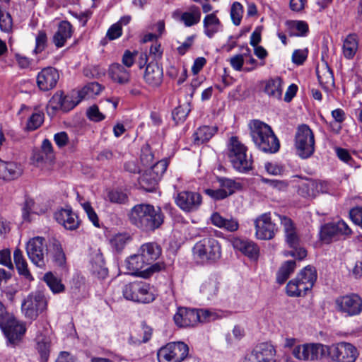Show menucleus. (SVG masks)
<instances>
[{
  "instance_id": "obj_55",
  "label": "nucleus",
  "mask_w": 362,
  "mask_h": 362,
  "mask_svg": "<svg viewBox=\"0 0 362 362\" xmlns=\"http://www.w3.org/2000/svg\"><path fill=\"white\" fill-rule=\"evenodd\" d=\"M337 233V230L334 223L326 224L320 230V238L325 243H328Z\"/></svg>"
},
{
  "instance_id": "obj_29",
  "label": "nucleus",
  "mask_w": 362,
  "mask_h": 362,
  "mask_svg": "<svg viewBox=\"0 0 362 362\" xmlns=\"http://www.w3.org/2000/svg\"><path fill=\"white\" fill-rule=\"evenodd\" d=\"M109 76L114 82L123 85L129 82L131 73L123 65L115 63L110 66Z\"/></svg>"
},
{
  "instance_id": "obj_12",
  "label": "nucleus",
  "mask_w": 362,
  "mask_h": 362,
  "mask_svg": "<svg viewBox=\"0 0 362 362\" xmlns=\"http://www.w3.org/2000/svg\"><path fill=\"white\" fill-rule=\"evenodd\" d=\"M328 355L334 362H355L358 352L353 344L343 341L329 346Z\"/></svg>"
},
{
  "instance_id": "obj_43",
  "label": "nucleus",
  "mask_w": 362,
  "mask_h": 362,
  "mask_svg": "<svg viewBox=\"0 0 362 362\" xmlns=\"http://www.w3.org/2000/svg\"><path fill=\"white\" fill-rule=\"evenodd\" d=\"M296 264L294 260L285 262L276 273V281L279 284H283L289 278L294 272Z\"/></svg>"
},
{
  "instance_id": "obj_11",
  "label": "nucleus",
  "mask_w": 362,
  "mask_h": 362,
  "mask_svg": "<svg viewBox=\"0 0 362 362\" xmlns=\"http://www.w3.org/2000/svg\"><path fill=\"white\" fill-rule=\"evenodd\" d=\"M125 263L129 273L144 277L148 276L154 272H158L162 268V265L158 262L148 267L140 252L129 257L126 259Z\"/></svg>"
},
{
  "instance_id": "obj_45",
  "label": "nucleus",
  "mask_w": 362,
  "mask_h": 362,
  "mask_svg": "<svg viewBox=\"0 0 362 362\" xmlns=\"http://www.w3.org/2000/svg\"><path fill=\"white\" fill-rule=\"evenodd\" d=\"M69 102V98L64 96L62 93H56L50 99L49 102V107L53 110H62L63 111H68L72 109L76 105H72L70 107L66 106V103Z\"/></svg>"
},
{
  "instance_id": "obj_54",
  "label": "nucleus",
  "mask_w": 362,
  "mask_h": 362,
  "mask_svg": "<svg viewBox=\"0 0 362 362\" xmlns=\"http://www.w3.org/2000/svg\"><path fill=\"white\" fill-rule=\"evenodd\" d=\"M168 168V163L166 160H161L156 162L149 169L147 170L148 173H151L153 176L160 180L163 174L166 171Z\"/></svg>"
},
{
  "instance_id": "obj_16",
  "label": "nucleus",
  "mask_w": 362,
  "mask_h": 362,
  "mask_svg": "<svg viewBox=\"0 0 362 362\" xmlns=\"http://www.w3.org/2000/svg\"><path fill=\"white\" fill-rule=\"evenodd\" d=\"M255 235L259 240L274 238L278 230L276 225L272 221L270 213H264L255 220Z\"/></svg>"
},
{
  "instance_id": "obj_2",
  "label": "nucleus",
  "mask_w": 362,
  "mask_h": 362,
  "mask_svg": "<svg viewBox=\"0 0 362 362\" xmlns=\"http://www.w3.org/2000/svg\"><path fill=\"white\" fill-rule=\"evenodd\" d=\"M249 129L252 140L258 149L268 153H275L279 150V141L269 125L254 119L249 123Z\"/></svg>"
},
{
  "instance_id": "obj_51",
  "label": "nucleus",
  "mask_w": 362,
  "mask_h": 362,
  "mask_svg": "<svg viewBox=\"0 0 362 362\" xmlns=\"http://www.w3.org/2000/svg\"><path fill=\"white\" fill-rule=\"evenodd\" d=\"M54 252L52 259L54 264L60 267H64L66 264V256L63 251L61 245L59 243H55L53 245Z\"/></svg>"
},
{
  "instance_id": "obj_22",
  "label": "nucleus",
  "mask_w": 362,
  "mask_h": 362,
  "mask_svg": "<svg viewBox=\"0 0 362 362\" xmlns=\"http://www.w3.org/2000/svg\"><path fill=\"white\" fill-rule=\"evenodd\" d=\"M199 317L197 310L180 308L175 314L173 319L177 326L185 327L197 324L199 322Z\"/></svg>"
},
{
  "instance_id": "obj_59",
  "label": "nucleus",
  "mask_w": 362,
  "mask_h": 362,
  "mask_svg": "<svg viewBox=\"0 0 362 362\" xmlns=\"http://www.w3.org/2000/svg\"><path fill=\"white\" fill-rule=\"evenodd\" d=\"M153 154L148 145L144 146L141 148L140 160L143 165H151L153 162Z\"/></svg>"
},
{
  "instance_id": "obj_26",
  "label": "nucleus",
  "mask_w": 362,
  "mask_h": 362,
  "mask_svg": "<svg viewBox=\"0 0 362 362\" xmlns=\"http://www.w3.org/2000/svg\"><path fill=\"white\" fill-rule=\"evenodd\" d=\"M161 251L160 246L156 243H144L139 250V252H140L148 267L153 264V262L159 258Z\"/></svg>"
},
{
  "instance_id": "obj_34",
  "label": "nucleus",
  "mask_w": 362,
  "mask_h": 362,
  "mask_svg": "<svg viewBox=\"0 0 362 362\" xmlns=\"http://www.w3.org/2000/svg\"><path fill=\"white\" fill-rule=\"evenodd\" d=\"M13 260L18 274L29 281L33 280V278L28 268V263L19 248L14 250Z\"/></svg>"
},
{
  "instance_id": "obj_49",
  "label": "nucleus",
  "mask_w": 362,
  "mask_h": 362,
  "mask_svg": "<svg viewBox=\"0 0 362 362\" xmlns=\"http://www.w3.org/2000/svg\"><path fill=\"white\" fill-rule=\"evenodd\" d=\"M107 199L114 204H124L128 202L127 194L122 190H110L107 195Z\"/></svg>"
},
{
  "instance_id": "obj_28",
  "label": "nucleus",
  "mask_w": 362,
  "mask_h": 362,
  "mask_svg": "<svg viewBox=\"0 0 362 362\" xmlns=\"http://www.w3.org/2000/svg\"><path fill=\"white\" fill-rule=\"evenodd\" d=\"M316 74L319 83L323 89L328 90L334 87V74L326 62H323L321 67H317Z\"/></svg>"
},
{
  "instance_id": "obj_60",
  "label": "nucleus",
  "mask_w": 362,
  "mask_h": 362,
  "mask_svg": "<svg viewBox=\"0 0 362 362\" xmlns=\"http://www.w3.org/2000/svg\"><path fill=\"white\" fill-rule=\"evenodd\" d=\"M87 116L89 119L93 122H100L105 118V115L100 112L98 107L95 105L90 106L87 110Z\"/></svg>"
},
{
  "instance_id": "obj_35",
  "label": "nucleus",
  "mask_w": 362,
  "mask_h": 362,
  "mask_svg": "<svg viewBox=\"0 0 362 362\" xmlns=\"http://www.w3.org/2000/svg\"><path fill=\"white\" fill-rule=\"evenodd\" d=\"M211 221L214 226L218 228H223L230 232L236 231L239 227L238 222L235 219L225 218L218 213H214L211 215Z\"/></svg>"
},
{
  "instance_id": "obj_6",
  "label": "nucleus",
  "mask_w": 362,
  "mask_h": 362,
  "mask_svg": "<svg viewBox=\"0 0 362 362\" xmlns=\"http://www.w3.org/2000/svg\"><path fill=\"white\" fill-rule=\"evenodd\" d=\"M48 299L43 292L36 291L30 293L22 302L21 310L25 317L35 320L47 309Z\"/></svg>"
},
{
  "instance_id": "obj_36",
  "label": "nucleus",
  "mask_w": 362,
  "mask_h": 362,
  "mask_svg": "<svg viewBox=\"0 0 362 362\" xmlns=\"http://www.w3.org/2000/svg\"><path fill=\"white\" fill-rule=\"evenodd\" d=\"M264 92L270 98L280 100L282 96V80L279 77L270 78L266 82Z\"/></svg>"
},
{
  "instance_id": "obj_53",
  "label": "nucleus",
  "mask_w": 362,
  "mask_h": 362,
  "mask_svg": "<svg viewBox=\"0 0 362 362\" xmlns=\"http://www.w3.org/2000/svg\"><path fill=\"white\" fill-rule=\"evenodd\" d=\"M189 112V105H180L173 110V118L176 123L182 122L185 120Z\"/></svg>"
},
{
  "instance_id": "obj_58",
  "label": "nucleus",
  "mask_w": 362,
  "mask_h": 362,
  "mask_svg": "<svg viewBox=\"0 0 362 362\" xmlns=\"http://www.w3.org/2000/svg\"><path fill=\"white\" fill-rule=\"evenodd\" d=\"M81 205H82L83 210L86 213V214L88 217V219L92 222V223L95 227L99 228L100 223H99L98 216L97 214L95 213V210L93 209V208L92 207L90 202H86L83 203Z\"/></svg>"
},
{
  "instance_id": "obj_23",
  "label": "nucleus",
  "mask_w": 362,
  "mask_h": 362,
  "mask_svg": "<svg viewBox=\"0 0 362 362\" xmlns=\"http://www.w3.org/2000/svg\"><path fill=\"white\" fill-rule=\"evenodd\" d=\"M201 15L200 8L195 5L191 6L187 11L181 13L177 10L173 13V18L182 22L186 27H191L199 23Z\"/></svg>"
},
{
  "instance_id": "obj_63",
  "label": "nucleus",
  "mask_w": 362,
  "mask_h": 362,
  "mask_svg": "<svg viewBox=\"0 0 362 362\" xmlns=\"http://www.w3.org/2000/svg\"><path fill=\"white\" fill-rule=\"evenodd\" d=\"M137 51L130 52L129 50H126L124 52L122 62L123 65H124L125 68H130L134 64L135 62V57L137 56Z\"/></svg>"
},
{
  "instance_id": "obj_21",
  "label": "nucleus",
  "mask_w": 362,
  "mask_h": 362,
  "mask_svg": "<svg viewBox=\"0 0 362 362\" xmlns=\"http://www.w3.org/2000/svg\"><path fill=\"white\" fill-rule=\"evenodd\" d=\"M23 173V168L19 163L4 161L0 158V179L11 181L20 177Z\"/></svg>"
},
{
  "instance_id": "obj_52",
  "label": "nucleus",
  "mask_w": 362,
  "mask_h": 362,
  "mask_svg": "<svg viewBox=\"0 0 362 362\" xmlns=\"http://www.w3.org/2000/svg\"><path fill=\"white\" fill-rule=\"evenodd\" d=\"M217 180L221 188L226 190L228 196L233 194L235 189L239 187L238 183L229 178L218 177Z\"/></svg>"
},
{
  "instance_id": "obj_30",
  "label": "nucleus",
  "mask_w": 362,
  "mask_h": 362,
  "mask_svg": "<svg viewBox=\"0 0 362 362\" xmlns=\"http://www.w3.org/2000/svg\"><path fill=\"white\" fill-rule=\"evenodd\" d=\"M153 329L145 322L137 326L131 333L129 342L133 344H140L147 342L152 336Z\"/></svg>"
},
{
  "instance_id": "obj_18",
  "label": "nucleus",
  "mask_w": 362,
  "mask_h": 362,
  "mask_svg": "<svg viewBox=\"0 0 362 362\" xmlns=\"http://www.w3.org/2000/svg\"><path fill=\"white\" fill-rule=\"evenodd\" d=\"M0 327L8 343L13 346L18 344L21 341L26 331L25 325L18 321L12 315L8 317L7 322L4 325H0Z\"/></svg>"
},
{
  "instance_id": "obj_40",
  "label": "nucleus",
  "mask_w": 362,
  "mask_h": 362,
  "mask_svg": "<svg viewBox=\"0 0 362 362\" xmlns=\"http://www.w3.org/2000/svg\"><path fill=\"white\" fill-rule=\"evenodd\" d=\"M316 180L305 179L298 186V193L305 198H315L317 196Z\"/></svg>"
},
{
  "instance_id": "obj_41",
  "label": "nucleus",
  "mask_w": 362,
  "mask_h": 362,
  "mask_svg": "<svg viewBox=\"0 0 362 362\" xmlns=\"http://www.w3.org/2000/svg\"><path fill=\"white\" fill-rule=\"evenodd\" d=\"M358 47L357 36L355 34H349L344 40L343 54L345 58L348 59H352Z\"/></svg>"
},
{
  "instance_id": "obj_31",
  "label": "nucleus",
  "mask_w": 362,
  "mask_h": 362,
  "mask_svg": "<svg viewBox=\"0 0 362 362\" xmlns=\"http://www.w3.org/2000/svg\"><path fill=\"white\" fill-rule=\"evenodd\" d=\"M72 25L66 21L59 23L58 30L53 37V42L57 47H63L72 35Z\"/></svg>"
},
{
  "instance_id": "obj_61",
  "label": "nucleus",
  "mask_w": 362,
  "mask_h": 362,
  "mask_svg": "<svg viewBox=\"0 0 362 362\" xmlns=\"http://www.w3.org/2000/svg\"><path fill=\"white\" fill-rule=\"evenodd\" d=\"M35 202L30 198H26L23 207L22 216L23 220L30 221L29 216L30 213H37L34 209Z\"/></svg>"
},
{
  "instance_id": "obj_10",
  "label": "nucleus",
  "mask_w": 362,
  "mask_h": 362,
  "mask_svg": "<svg viewBox=\"0 0 362 362\" xmlns=\"http://www.w3.org/2000/svg\"><path fill=\"white\" fill-rule=\"evenodd\" d=\"M189 356V346L182 341L168 343L157 353L158 362H182Z\"/></svg>"
},
{
  "instance_id": "obj_46",
  "label": "nucleus",
  "mask_w": 362,
  "mask_h": 362,
  "mask_svg": "<svg viewBox=\"0 0 362 362\" xmlns=\"http://www.w3.org/2000/svg\"><path fill=\"white\" fill-rule=\"evenodd\" d=\"M43 279L54 293L63 292L65 289L61 279L56 277L52 272L46 273Z\"/></svg>"
},
{
  "instance_id": "obj_44",
  "label": "nucleus",
  "mask_w": 362,
  "mask_h": 362,
  "mask_svg": "<svg viewBox=\"0 0 362 362\" xmlns=\"http://www.w3.org/2000/svg\"><path fill=\"white\" fill-rule=\"evenodd\" d=\"M160 180L147 170L139 179V183L141 188L146 192H153Z\"/></svg>"
},
{
  "instance_id": "obj_37",
  "label": "nucleus",
  "mask_w": 362,
  "mask_h": 362,
  "mask_svg": "<svg viewBox=\"0 0 362 362\" xmlns=\"http://www.w3.org/2000/svg\"><path fill=\"white\" fill-rule=\"evenodd\" d=\"M131 240L132 237L128 233H119L112 235L109 242L114 252L121 253Z\"/></svg>"
},
{
  "instance_id": "obj_47",
  "label": "nucleus",
  "mask_w": 362,
  "mask_h": 362,
  "mask_svg": "<svg viewBox=\"0 0 362 362\" xmlns=\"http://www.w3.org/2000/svg\"><path fill=\"white\" fill-rule=\"evenodd\" d=\"M37 350L44 361L48 360L50 351V340L47 337L37 338Z\"/></svg>"
},
{
  "instance_id": "obj_17",
  "label": "nucleus",
  "mask_w": 362,
  "mask_h": 362,
  "mask_svg": "<svg viewBox=\"0 0 362 362\" xmlns=\"http://www.w3.org/2000/svg\"><path fill=\"white\" fill-rule=\"evenodd\" d=\"M175 201L182 211L193 212L199 209L202 203V197L198 192L185 190L177 194Z\"/></svg>"
},
{
  "instance_id": "obj_9",
  "label": "nucleus",
  "mask_w": 362,
  "mask_h": 362,
  "mask_svg": "<svg viewBox=\"0 0 362 362\" xmlns=\"http://www.w3.org/2000/svg\"><path fill=\"white\" fill-rule=\"evenodd\" d=\"M122 293L127 300L141 303H149L155 299L150 285L141 281H136L124 285Z\"/></svg>"
},
{
  "instance_id": "obj_62",
  "label": "nucleus",
  "mask_w": 362,
  "mask_h": 362,
  "mask_svg": "<svg viewBox=\"0 0 362 362\" xmlns=\"http://www.w3.org/2000/svg\"><path fill=\"white\" fill-rule=\"evenodd\" d=\"M46 42L47 35L45 33L40 31L35 39V48L34 49L33 52L37 54L42 52L46 47Z\"/></svg>"
},
{
  "instance_id": "obj_14",
  "label": "nucleus",
  "mask_w": 362,
  "mask_h": 362,
  "mask_svg": "<svg viewBox=\"0 0 362 362\" xmlns=\"http://www.w3.org/2000/svg\"><path fill=\"white\" fill-rule=\"evenodd\" d=\"M329 346L322 344H304L296 346L293 355L299 360L315 361L328 354Z\"/></svg>"
},
{
  "instance_id": "obj_27",
  "label": "nucleus",
  "mask_w": 362,
  "mask_h": 362,
  "mask_svg": "<svg viewBox=\"0 0 362 362\" xmlns=\"http://www.w3.org/2000/svg\"><path fill=\"white\" fill-rule=\"evenodd\" d=\"M217 12L218 11L206 15L203 20L204 33L209 38H212L223 28L221 22L217 17Z\"/></svg>"
},
{
  "instance_id": "obj_5",
  "label": "nucleus",
  "mask_w": 362,
  "mask_h": 362,
  "mask_svg": "<svg viewBox=\"0 0 362 362\" xmlns=\"http://www.w3.org/2000/svg\"><path fill=\"white\" fill-rule=\"evenodd\" d=\"M193 255L202 264L215 262L221 257V244L212 237L203 238L193 247Z\"/></svg>"
},
{
  "instance_id": "obj_8",
  "label": "nucleus",
  "mask_w": 362,
  "mask_h": 362,
  "mask_svg": "<svg viewBox=\"0 0 362 362\" xmlns=\"http://www.w3.org/2000/svg\"><path fill=\"white\" fill-rule=\"evenodd\" d=\"M297 155L303 159L310 158L315 152V137L311 129L306 124L300 125L295 136Z\"/></svg>"
},
{
  "instance_id": "obj_19",
  "label": "nucleus",
  "mask_w": 362,
  "mask_h": 362,
  "mask_svg": "<svg viewBox=\"0 0 362 362\" xmlns=\"http://www.w3.org/2000/svg\"><path fill=\"white\" fill-rule=\"evenodd\" d=\"M59 74L57 69L48 66L42 69L37 76V86L42 91H48L57 84Z\"/></svg>"
},
{
  "instance_id": "obj_42",
  "label": "nucleus",
  "mask_w": 362,
  "mask_h": 362,
  "mask_svg": "<svg viewBox=\"0 0 362 362\" xmlns=\"http://www.w3.org/2000/svg\"><path fill=\"white\" fill-rule=\"evenodd\" d=\"M286 25L290 36H305L308 32V25L302 21H286Z\"/></svg>"
},
{
  "instance_id": "obj_50",
  "label": "nucleus",
  "mask_w": 362,
  "mask_h": 362,
  "mask_svg": "<svg viewBox=\"0 0 362 362\" xmlns=\"http://www.w3.org/2000/svg\"><path fill=\"white\" fill-rule=\"evenodd\" d=\"M230 18L233 23L238 26L240 24L243 15V6L238 1L234 2L230 8Z\"/></svg>"
},
{
  "instance_id": "obj_15",
  "label": "nucleus",
  "mask_w": 362,
  "mask_h": 362,
  "mask_svg": "<svg viewBox=\"0 0 362 362\" xmlns=\"http://www.w3.org/2000/svg\"><path fill=\"white\" fill-rule=\"evenodd\" d=\"M337 309L345 316L358 315L362 312V298L355 293L338 297L335 300Z\"/></svg>"
},
{
  "instance_id": "obj_39",
  "label": "nucleus",
  "mask_w": 362,
  "mask_h": 362,
  "mask_svg": "<svg viewBox=\"0 0 362 362\" xmlns=\"http://www.w3.org/2000/svg\"><path fill=\"white\" fill-rule=\"evenodd\" d=\"M91 272L99 278H105L107 275L104 257L100 252L95 253L91 259Z\"/></svg>"
},
{
  "instance_id": "obj_56",
  "label": "nucleus",
  "mask_w": 362,
  "mask_h": 362,
  "mask_svg": "<svg viewBox=\"0 0 362 362\" xmlns=\"http://www.w3.org/2000/svg\"><path fill=\"white\" fill-rule=\"evenodd\" d=\"M12 28L13 19L11 15L5 11L0 16V29L2 32L9 33L12 30Z\"/></svg>"
},
{
  "instance_id": "obj_24",
  "label": "nucleus",
  "mask_w": 362,
  "mask_h": 362,
  "mask_svg": "<svg viewBox=\"0 0 362 362\" xmlns=\"http://www.w3.org/2000/svg\"><path fill=\"white\" fill-rule=\"evenodd\" d=\"M232 244L235 250L240 251L249 258L257 259L259 250L257 245L253 241L248 239L235 238L233 240Z\"/></svg>"
},
{
  "instance_id": "obj_64",
  "label": "nucleus",
  "mask_w": 362,
  "mask_h": 362,
  "mask_svg": "<svg viewBox=\"0 0 362 362\" xmlns=\"http://www.w3.org/2000/svg\"><path fill=\"white\" fill-rule=\"evenodd\" d=\"M351 219L354 223L362 228V206H356L349 211Z\"/></svg>"
},
{
  "instance_id": "obj_1",
  "label": "nucleus",
  "mask_w": 362,
  "mask_h": 362,
  "mask_svg": "<svg viewBox=\"0 0 362 362\" xmlns=\"http://www.w3.org/2000/svg\"><path fill=\"white\" fill-rule=\"evenodd\" d=\"M128 216L130 223L144 232H152L159 228L165 218L161 208L150 204L135 205Z\"/></svg>"
},
{
  "instance_id": "obj_7",
  "label": "nucleus",
  "mask_w": 362,
  "mask_h": 362,
  "mask_svg": "<svg viewBox=\"0 0 362 362\" xmlns=\"http://www.w3.org/2000/svg\"><path fill=\"white\" fill-rule=\"evenodd\" d=\"M281 224L284 227L285 233L286 242L288 246L293 249L292 251L288 252L286 255H290L298 259H303L307 255L306 250L300 246V237L297 233L296 228L292 220L285 216H279Z\"/></svg>"
},
{
  "instance_id": "obj_32",
  "label": "nucleus",
  "mask_w": 362,
  "mask_h": 362,
  "mask_svg": "<svg viewBox=\"0 0 362 362\" xmlns=\"http://www.w3.org/2000/svg\"><path fill=\"white\" fill-rule=\"evenodd\" d=\"M218 128L215 126H202L199 127L193 134V143L201 145L209 141L217 132Z\"/></svg>"
},
{
  "instance_id": "obj_25",
  "label": "nucleus",
  "mask_w": 362,
  "mask_h": 362,
  "mask_svg": "<svg viewBox=\"0 0 362 362\" xmlns=\"http://www.w3.org/2000/svg\"><path fill=\"white\" fill-rule=\"evenodd\" d=\"M163 68L157 63L151 62L146 66L144 78L149 86L153 87L159 86L163 81Z\"/></svg>"
},
{
  "instance_id": "obj_4",
  "label": "nucleus",
  "mask_w": 362,
  "mask_h": 362,
  "mask_svg": "<svg viewBox=\"0 0 362 362\" xmlns=\"http://www.w3.org/2000/svg\"><path fill=\"white\" fill-rule=\"evenodd\" d=\"M230 141L228 158L233 168L242 173L249 172L252 168V159L247 153V147L236 136H232Z\"/></svg>"
},
{
  "instance_id": "obj_38",
  "label": "nucleus",
  "mask_w": 362,
  "mask_h": 362,
  "mask_svg": "<svg viewBox=\"0 0 362 362\" xmlns=\"http://www.w3.org/2000/svg\"><path fill=\"white\" fill-rule=\"evenodd\" d=\"M218 282L215 278H209L204 281L200 286V293L208 300L213 299L217 296Z\"/></svg>"
},
{
  "instance_id": "obj_13",
  "label": "nucleus",
  "mask_w": 362,
  "mask_h": 362,
  "mask_svg": "<svg viewBox=\"0 0 362 362\" xmlns=\"http://www.w3.org/2000/svg\"><path fill=\"white\" fill-rule=\"evenodd\" d=\"M47 251L46 240L42 237H34L26 245V252L29 259L32 263L40 268L45 266Z\"/></svg>"
},
{
  "instance_id": "obj_57",
  "label": "nucleus",
  "mask_w": 362,
  "mask_h": 362,
  "mask_svg": "<svg viewBox=\"0 0 362 362\" xmlns=\"http://www.w3.org/2000/svg\"><path fill=\"white\" fill-rule=\"evenodd\" d=\"M101 90V87L98 83H90L83 87L79 92L78 96L83 99L86 96H89L91 93L98 94Z\"/></svg>"
},
{
  "instance_id": "obj_20",
  "label": "nucleus",
  "mask_w": 362,
  "mask_h": 362,
  "mask_svg": "<svg viewBox=\"0 0 362 362\" xmlns=\"http://www.w3.org/2000/svg\"><path fill=\"white\" fill-rule=\"evenodd\" d=\"M54 216L55 220L67 230H74L79 226L78 217L71 208L61 209L54 213Z\"/></svg>"
},
{
  "instance_id": "obj_3",
  "label": "nucleus",
  "mask_w": 362,
  "mask_h": 362,
  "mask_svg": "<svg viewBox=\"0 0 362 362\" xmlns=\"http://www.w3.org/2000/svg\"><path fill=\"white\" fill-rule=\"evenodd\" d=\"M317 277V271L314 267L308 265L304 267L295 279L287 284V295L291 297L305 296L308 291L313 288Z\"/></svg>"
},
{
  "instance_id": "obj_33",
  "label": "nucleus",
  "mask_w": 362,
  "mask_h": 362,
  "mask_svg": "<svg viewBox=\"0 0 362 362\" xmlns=\"http://www.w3.org/2000/svg\"><path fill=\"white\" fill-rule=\"evenodd\" d=\"M276 351L273 345L269 343H261L257 345L249 355L270 361H276Z\"/></svg>"
},
{
  "instance_id": "obj_48",
  "label": "nucleus",
  "mask_w": 362,
  "mask_h": 362,
  "mask_svg": "<svg viewBox=\"0 0 362 362\" xmlns=\"http://www.w3.org/2000/svg\"><path fill=\"white\" fill-rule=\"evenodd\" d=\"M44 121V114L40 112H35L28 118L25 129L28 132L34 131L39 128Z\"/></svg>"
}]
</instances>
